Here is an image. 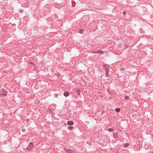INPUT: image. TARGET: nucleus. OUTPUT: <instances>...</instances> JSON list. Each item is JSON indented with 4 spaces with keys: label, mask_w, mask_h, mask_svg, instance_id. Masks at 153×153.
Here are the masks:
<instances>
[{
    "label": "nucleus",
    "mask_w": 153,
    "mask_h": 153,
    "mask_svg": "<svg viewBox=\"0 0 153 153\" xmlns=\"http://www.w3.org/2000/svg\"><path fill=\"white\" fill-rule=\"evenodd\" d=\"M64 150L66 151L67 153H74L75 151L73 150H70L67 149L66 148H65L63 149Z\"/></svg>",
    "instance_id": "1"
},
{
    "label": "nucleus",
    "mask_w": 153,
    "mask_h": 153,
    "mask_svg": "<svg viewBox=\"0 0 153 153\" xmlns=\"http://www.w3.org/2000/svg\"><path fill=\"white\" fill-rule=\"evenodd\" d=\"M33 147V143H30L28 147L27 148V149L28 150L31 149Z\"/></svg>",
    "instance_id": "2"
},
{
    "label": "nucleus",
    "mask_w": 153,
    "mask_h": 153,
    "mask_svg": "<svg viewBox=\"0 0 153 153\" xmlns=\"http://www.w3.org/2000/svg\"><path fill=\"white\" fill-rule=\"evenodd\" d=\"M103 53V51H100V50H98L97 51H94L93 52V53Z\"/></svg>",
    "instance_id": "3"
},
{
    "label": "nucleus",
    "mask_w": 153,
    "mask_h": 153,
    "mask_svg": "<svg viewBox=\"0 0 153 153\" xmlns=\"http://www.w3.org/2000/svg\"><path fill=\"white\" fill-rule=\"evenodd\" d=\"M73 123H74L72 121H68L67 122V124L68 125H72Z\"/></svg>",
    "instance_id": "4"
},
{
    "label": "nucleus",
    "mask_w": 153,
    "mask_h": 153,
    "mask_svg": "<svg viewBox=\"0 0 153 153\" xmlns=\"http://www.w3.org/2000/svg\"><path fill=\"white\" fill-rule=\"evenodd\" d=\"M64 96L66 97H68L69 95V93L67 92H64Z\"/></svg>",
    "instance_id": "5"
},
{
    "label": "nucleus",
    "mask_w": 153,
    "mask_h": 153,
    "mask_svg": "<svg viewBox=\"0 0 153 153\" xmlns=\"http://www.w3.org/2000/svg\"><path fill=\"white\" fill-rule=\"evenodd\" d=\"M115 109H116V111L117 112H119L120 111V109L119 108H116Z\"/></svg>",
    "instance_id": "6"
},
{
    "label": "nucleus",
    "mask_w": 153,
    "mask_h": 153,
    "mask_svg": "<svg viewBox=\"0 0 153 153\" xmlns=\"http://www.w3.org/2000/svg\"><path fill=\"white\" fill-rule=\"evenodd\" d=\"M105 71H106L105 75H106V77H108L109 76L108 73H107V72L106 71V70H105Z\"/></svg>",
    "instance_id": "7"
},
{
    "label": "nucleus",
    "mask_w": 153,
    "mask_h": 153,
    "mask_svg": "<svg viewBox=\"0 0 153 153\" xmlns=\"http://www.w3.org/2000/svg\"><path fill=\"white\" fill-rule=\"evenodd\" d=\"M79 32L80 33H82L83 32V30L82 29H81L79 30Z\"/></svg>",
    "instance_id": "8"
},
{
    "label": "nucleus",
    "mask_w": 153,
    "mask_h": 153,
    "mask_svg": "<svg viewBox=\"0 0 153 153\" xmlns=\"http://www.w3.org/2000/svg\"><path fill=\"white\" fill-rule=\"evenodd\" d=\"M74 128V127H72V126H70L69 127V129L70 130H72Z\"/></svg>",
    "instance_id": "9"
},
{
    "label": "nucleus",
    "mask_w": 153,
    "mask_h": 153,
    "mask_svg": "<svg viewBox=\"0 0 153 153\" xmlns=\"http://www.w3.org/2000/svg\"><path fill=\"white\" fill-rule=\"evenodd\" d=\"M124 99H126V100H128L129 99V97L128 96H125L124 97Z\"/></svg>",
    "instance_id": "10"
},
{
    "label": "nucleus",
    "mask_w": 153,
    "mask_h": 153,
    "mask_svg": "<svg viewBox=\"0 0 153 153\" xmlns=\"http://www.w3.org/2000/svg\"><path fill=\"white\" fill-rule=\"evenodd\" d=\"M78 94L79 95L80 94V91L79 90H77Z\"/></svg>",
    "instance_id": "11"
},
{
    "label": "nucleus",
    "mask_w": 153,
    "mask_h": 153,
    "mask_svg": "<svg viewBox=\"0 0 153 153\" xmlns=\"http://www.w3.org/2000/svg\"><path fill=\"white\" fill-rule=\"evenodd\" d=\"M109 131H113V129L111 128H110L109 129Z\"/></svg>",
    "instance_id": "12"
},
{
    "label": "nucleus",
    "mask_w": 153,
    "mask_h": 153,
    "mask_svg": "<svg viewBox=\"0 0 153 153\" xmlns=\"http://www.w3.org/2000/svg\"><path fill=\"white\" fill-rule=\"evenodd\" d=\"M123 13L124 15H125L126 14V12L125 11H123Z\"/></svg>",
    "instance_id": "13"
},
{
    "label": "nucleus",
    "mask_w": 153,
    "mask_h": 153,
    "mask_svg": "<svg viewBox=\"0 0 153 153\" xmlns=\"http://www.w3.org/2000/svg\"><path fill=\"white\" fill-rule=\"evenodd\" d=\"M25 129H22V131H23V132H24V131H25Z\"/></svg>",
    "instance_id": "14"
},
{
    "label": "nucleus",
    "mask_w": 153,
    "mask_h": 153,
    "mask_svg": "<svg viewBox=\"0 0 153 153\" xmlns=\"http://www.w3.org/2000/svg\"><path fill=\"white\" fill-rule=\"evenodd\" d=\"M120 70H121V71L124 70V68H121L120 69Z\"/></svg>",
    "instance_id": "15"
},
{
    "label": "nucleus",
    "mask_w": 153,
    "mask_h": 153,
    "mask_svg": "<svg viewBox=\"0 0 153 153\" xmlns=\"http://www.w3.org/2000/svg\"><path fill=\"white\" fill-rule=\"evenodd\" d=\"M152 153H153V151L152 152Z\"/></svg>",
    "instance_id": "16"
}]
</instances>
